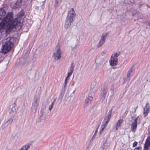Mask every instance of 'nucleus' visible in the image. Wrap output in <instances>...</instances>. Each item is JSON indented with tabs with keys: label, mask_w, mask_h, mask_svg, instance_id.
I'll return each mask as SVG.
<instances>
[{
	"label": "nucleus",
	"mask_w": 150,
	"mask_h": 150,
	"mask_svg": "<svg viewBox=\"0 0 150 150\" xmlns=\"http://www.w3.org/2000/svg\"><path fill=\"white\" fill-rule=\"evenodd\" d=\"M140 119L138 117H137L134 120V121L131 125V130L133 132H135L137 127V123L138 122H139Z\"/></svg>",
	"instance_id": "obj_3"
},
{
	"label": "nucleus",
	"mask_w": 150,
	"mask_h": 150,
	"mask_svg": "<svg viewBox=\"0 0 150 150\" xmlns=\"http://www.w3.org/2000/svg\"><path fill=\"white\" fill-rule=\"evenodd\" d=\"M138 15L137 18L138 19L141 18H142V15L141 13L137 14L136 15Z\"/></svg>",
	"instance_id": "obj_30"
},
{
	"label": "nucleus",
	"mask_w": 150,
	"mask_h": 150,
	"mask_svg": "<svg viewBox=\"0 0 150 150\" xmlns=\"http://www.w3.org/2000/svg\"><path fill=\"white\" fill-rule=\"evenodd\" d=\"M6 14V12L3 8L0 9V20L3 18Z\"/></svg>",
	"instance_id": "obj_15"
},
{
	"label": "nucleus",
	"mask_w": 150,
	"mask_h": 150,
	"mask_svg": "<svg viewBox=\"0 0 150 150\" xmlns=\"http://www.w3.org/2000/svg\"><path fill=\"white\" fill-rule=\"evenodd\" d=\"M150 106L148 103L146 104L144 108V117H145L148 114V112L150 111Z\"/></svg>",
	"instance_id": "obj_9"
},
{
	"label": "nucleus",
	"mask_w": 150,
	"mask_h": 150,
	"mask_svg": "<svg viewBox=\"0 0 150 150\" xmlns=\"http://www.w3.org/2000/svg\"><path fill=\"white\" fill-rule=\"evenodd\" d=\"M112 109H111L108 112H107V113L106 114L105 116L110 118L112 115Z\"/></svg>",
	"instance_id": "obj_22"
},
{
	"label": "nucleus",
	"mask_w": 150,
	"mask_h": 150,
	"mask_svg": "<svg viewBox=\"0 0 150 150\" xmlns=\"http://www.w3.org/2000/svg\"><path fill=\"white\" fill-rule=\"evenodd\" d=\"M74 66H72V65L71 66L69 72H71V73H73V71H74Z\"/></svg>",
	"instance_id": "obj_31"
},
{
	"label": "nucleus",
	"mask_w": 150,
	"mask_h": 150,
	"mask_svg": "<svg viewBox=\"0 0 150 150\" xmlns=\"http://www.w3.org/2000/svg\"><path fill=\"white\" fill-rule=\"evenodd\" d=\"M67 80H65V82H64V87H65L66 86H67Z\"/></svg>",
	"instance_id": "obj_35"
},
{
	"label": "nucleus",
	"mask_w": 150,
	"mask_h": 150,
	"mask_svg": "<svg viewBox=\"0 0 150 150\" xmlns=\"http://www.w3.org/2000/svg\"><path fill=\"white\" fill-rule=\"evenodd\" d=\"M89 145H88V147H87V148H88L89 147Z\"/></svg>",
	"instance_id": "obj_42"
},
{
	"label": "nucleus",
	"mask_w": 150,
	"mask_h": 150,
	"mask_svg": "<svg viewBox=\"0 0 150 150\" xmlns=\"http://www.w3.org/2000/svg\"><path fill=\"white\" fill-rule=\"evenodd\" d=\"M13 18L12 12L8 13L6 17H4L0 23V32H3L6 28V35L3 40L4 44L2 45L1 52L6 54L12 49L14 46V42L16 38L9 36L8 34L15 28L17 25L21 24V19L19 17L16 18L12 20Z\"/></svg>",
	"instance_id": "obj_1"
},
{
	"label": "nucleus",
	"mask_w": 150,
	"mask_h": 150,
	"mask_svg": "<svg viewBox=\"0 0 150 150\" xmlns=\"http://www.w3.org/2000/svg\"><path fill=\"white\" fill-rule=\"evenodd\" d=\"M108 33H103L101 37L100 40L97 45V47H101L104 43L105 41V39L106 38L107 35Z\"/></svg>",
	"instance_id": "obj_4"
},
{
	"label": "nucleus",
	"mask_w": 150,
	"mask_h": 150,
	"mask_svg": "<svg viewBox=\"0 0 150 150\" xmlns=\"http://www.w3.org/2000/svg\"><path fill=\"white\" fill-rule=\"evenodd\" d=\"M106 51H103V52L104 53H106Z\"/></svg>",
	"instance_id": "obj_41"
},
{
	"label": "nucleus",
	"mask_w": 150,
	"mask_h": 150,
	"mask_svg": "<svg viewBox=\"0 0 150 150\" xmlns=\"http://www.w3.org/2000/svg\"><path fill=\"white\" fill-rule=\"evenodd\" d=\"M132 68H130L129 69V70L127 74V77L128 78L130 77L131 73L132 71Z\"/></svg>",
	"instance_id": "obj_26"
},
{
	"label": "nucleus",
	"mask_w": 150,
	"mask_h": 150,
	"mask_svg": "<svg viewBox=\"0 0 150 150\" xmlns=\"http://www.w3.org/2000/svg\"><path fill=\"white\" fill-rule=\"evenodd\" d=\"M69 77H68V76H67L66 79H65V80L68 81L69 79Z\"/></svg>",
	"instance_id": "obj_37"
},
{
	"label": "nucleus",
	"mask_w": 150,
	"mask_h": 150,
	"mask_svg": "<svg viewBox=\"0 0 150 150\" xmlns=\"http://www.w3.org/2000/svg\"><path fill=\"white\" fill-rule=\"evenodd\" d=\"M13 4H11V6H12Z\"/></svg>",
	"instance_id": "obj_43"
},
{
	"label": "nucleus",
	"mask_w": 150,
	"mask_h": 150,
	"mask_svg": "<svg viewBox=\"0 0 150 150\" xmlns=\"http://www.w3.org/2000/svg\"><path fill=\"white\" fill-rule=\"evenodd\" d=\"M118 62V59L115 58L113 57V55L111 56L109 60L110 65L112 66H114L117 65Z\"/></svg>",
	"instance_id": "obj_7"
},
{
	"label": "nucleus",
	"mask_w": 150,
	"mask_h": 150,
	"mask_svg": "<svg viewBox=\"0 0 150 150\" xmlns=\"http://www.w3.org/2000/svg\"><path fill=\"white\" fill-rule=\"evenodd\" d=\"M72 73H71V72H69L67 76L68 77H69L71 75Z\"/></svg>",
	"instance_id": "obj_33"
},
{
	"label": "nucleus",
	"mask_w": 150,
	"mask_h": 150,
	"mask_svg": "<svg viewBox=\"0 0 150 150\" xmlns=\"http://www.w3.org/2000/svg\"><path fill=\"white\" fill-rule=\"evenodd\" d=\"M107 125L103 123V124L101 126V129L100 131V134H101L102 132H103L104 129L106 127Z\"/></svg>",
	"instance_id": "obj_21"
},
{
	"label": "nucleus",
	"mask_w": 150,
	"mask_h": 150,
	"mask_svg": "<svg viewBox=\"0 0 150 150\" xmlns=\"http://www.w3.org/2000/svg\"><path fill=\"white\" fill-rule=\"evenodd\" d=\"M56 100V98H54L53 101L52 102L51 104L49 106L48 109L50 111H51L53 108V105L55 103Z\"/></svg>",
	"instance_id": "obj_19"
},
{
	"label": "nucleus",
	"mask_w": 150,
	"mask_h": 150,
	"mask_svg": "<svg viewBox=\"0 0 150 150\" xmlns=\"http://www.w3.org/2000/svg\"><path fill=\"white\" fill-rule=\"evenodd\" d=\"M100 150H104L103 147H101L100 148Z\"/></svg>",
	"instance_id": "obj_40"
},
{
	"label": "nucleus",
	"mask_w": 150,
	"mask_h": 150,
	"mask_svg": "<svg viewBox=\"0 0 150 150\" xmlns=\"http://www.w3.org/2000/svg\"><path fill=\"white\" fill-rule=\"evenodd\" d=\"M113 57L115 58H117V57L119 55V54L117 53H114V54H112Z\"/></svg>",
	"instance_id": "obj_29"
},
{
	"label": "nucleus",
	"mask_w": 150,
	"mask_h": 150,
	"mask_svg": "<svg viewBox=\"0 0 150 150\" xmlns=\"http://www.w3.org/2000/svg\"><path fill=\"white\" fill-rule=\"evenodd\" d=\"M75 16V11L73 8H72L69 12L68 14L67 18L73 20Z\"/></svg>",
	"instance_id": "obj_6"
},
{
	"label": "nucleus",
	"mask_w": 150,
	"mask_h": 150,
	"mask_svg": "<svg viewBox=\"0 0 150 150\" xmlns=\"http://www.w3.org/2000/svg\"><path fill=\"white\" fill-rule=\"evenodd\" d=\"M32 0H25V2H27V1H29V2L30 3H31V2H32Z\"/></svg>",
	"instance_id": "obj_36"
},
{
	"label": "nucleus",
	"mask_w": 150,
	"mask_h": 150,
	"mask_svg": "<svg viewBox=\"0 0 150 150\" xmlns=\"http://www.w3.org/2000/svg\"><path fill=\"white\" fill-rule=\"evenodd\" d=\"M62 2V0H56L55 5V6H57Z\"/></svg>",
	"instance_id": "obj_25"
},
{
	"label": "nucleus",
	"mask_w": 150,
	"mask_h": 150,
	"mask_svg": "<svg viewBox=\"0 0 150 150\" xmlns=\"http://www.w3.org/2000/svg\"><path fill=\"white\" fill-rule=\"evenodd\" d=\"M123 122V120L122 119H120L118 121L115 127L116 130H118V128L120 127L121 125Z\"/></svg>",
	"instance_id": "obj_14"
},
{
	"label": "nucleus",
	"mask_w": 150,
	"mask_h": 150,
	"mask_svg": "<svg viewBox=\"0 0 150 150\" xmlns=\"http://www.w3.org/2000/svg\"><path fill=\"white\" fill-rule=\"evenodd\" d=\"M40 99V95L39 94H36L33 99L34 102H33L35 103H39V100Z\"/></svg>",
	"instance_id": "obj_17"
},
{
	"label": "nucleus",
	"mask_w": 150,
	"mask_h": 150,
	"mask_svg": "<svg viewBox=\"0 0 150 150\" xmlns=\"http://www.w3.org/2000/svg\"><path fill=\"white\" fill-rule=\"evenodd\" d=\"M108 91L107 88H104L102 90V91L100 93V97L102 100H103L105 98L106 94Z\"/></svg>",
	"instance_id": "obj_10"
},
{
	"label": "nucleus",
	"mask_w": 150,
	"mask_h": 150,
	"mask_svg": "<svg viewBox=\"0 0 150 150\" xmlns=\"http://www.w3.org/2000/svg\"><path fill=\"white\" fill-rule=\"evenodd\" d=\"M30 147V144L25 145L18 150H27Z\"/></svg>",
	"instance_id": "obj_18"
},
{
	"label": "nucleus",
	"mask_w": 150,
	"mask_h": 150,
	"mask_svg": "<svg viewBox=\"0 0 150 150\" xmlns=\"http://www.w3.org/2000/svg\"><path fill=\"white\" fill-rule=\"evenodd\" d=\"M137 143L136 142H134L133 144V147H134L136 146L137 144Z\"/></svg>",
	"instance_id": "obj_32"
},
{
	"label": "nucleus",
	"mask_w": 150,
	"mask_h": 150,
	"mask_svg": "<svg viewBox=\"0 0 150 150\" xmlns=\"http://www.w3.org/2000/svg\"><path fill=\"white\" fill-rule=\"evenodd\" d=\"M110 118L105 116L104 119L103 123L107 125L108 123L110 120Z\"/></svg>",
	"instance_id": "obj_20"
},
{
	"label": "nucleus",
	"mask_w": 150,
	"mask_h": 150,
	"mask_svg": "<svg viewBox=\"0 0 150 150\" xmlns=\"http://www.w3.org/2000/svg\"><path fill=\"white\" fill-rule=\"evenodd\" d=\"M23 0H17L16 3H15V6L13 7V8H19L23 3Z\"/></svg>",
	"instance_id": "obj_13"
},
{
	"label": "nucleus",
	"mask_w": 150,
	"mask_h": 150,
	"mask_svg": "<svg viewBox=\"0 0 150 150\" xmlns=\"http://www.w3.org/2000/svg\"><path fill=\"white\" fill-rule=\"evenodd\" d=\"M16 109L14 107H12L9 109V112L10 114H12L15 111Z\"/></svg>",
	"instance_id": "obj_23"
},
{
	"label": "nucleus",
	"mask_w": 150,
	"mask_h": 150,
	"mask_svg": "<svg viewBox=\"0 0 150 150\" xmlns=\"http://www.w3.org/2000/svg\"><path fill=\"white\" fill-rule=\"evenodd\" d=\"M77 46V45H75V46Z\"/></svg>",
	"instance_id": "obj_44"
},
{
	"label": "nucleus",
	"mask_w": 150,
	"mask_h": 150,
	"mask_svg": "<svg viewBox=\"0 0 150 150\" xmlns=\"http://www.w3.org/2000/svg\"><path fill=\"white\" fill-rule=\"evenodd\" d=\"M106 62V61L104 60L103 59H100V62L99 64L102 65L103 66V65L105 64Z\"/></svg>",
	"instance_id": "obj_24"
},
{
	"label": "nucleus",
	"mask_w": 150,
	"mask_h": 150,
	"mask_svg": "<svg viewBox=\"0 0 150 150\" xmlns=\"http://www.w3.org/2000/svg\"><path fill=\"white\" fill-rule=\"evenodd\" d=\"M13 119L12 118H10L7 120L6 122V123H7L8 124H11L12 122Z\"/></svg>",
	"instance_id": "obj_27"
},
{
	"label": "nucleus",
	"mask_w": 150,
	"mask_h": 150,
	"mask_svg": "<svg viewBox=\"0 0 150 150\" xmlns=\"http://www.w3.org/2000/svg\"><path fill=\"white\" fill-rule=\"evenodd\" d=\"M93 99V97L91 96H89L88 98L85 100V103L87 105H88L91 104V101Z\"/></svg>",
	"instance_id": "obj_16"
},
{
	"label": "nucleus",
	"mask_w": 150,
	"mask_h": 150,
	"mask_svg": "<svg viewBox=\"0 0 150 150\" xmlns=\"http://www.w3.org/2000/svg\"><path fill=\"white\" fill-rule=\"evenodd\" d=\"M73 20H71L70 19L66 18L65 21L64 27L66 28H67L70 27L71 25V23L73 21Z\"/></svg>",
	"instance_id": "obj_8"
},
{
	"label": "nucleus",
	"mask_w": 150,
	"mask_h": 150,
	"mask_svg": "<svg viewBox=\"0 0 150 150\" xmlns=\"http://www.w3.org/2000/svg\"><path fill=\"white\" fill-rule=\"evenodd\" d=\"M145 24L147 26L150 27V19L145 22Z\"/></svg>",
	"instance_id": "obj_28"
},
{
	"label": "nucleus",
	"mask_w": 150,
	"mask_h": 150,
	"mask_svg": "<svg viewBox=\"0 0 150 150\" xmlns=\"http://www.w3.org/2000/svg\"><path fill=\"white\" fill-rule=\"evenodd\" d=\"M111 90L112 91V92L113 93L114 92V88L113 87H112L111 88Z\"/></svg>",
	"instance_id": "obj_39"
},
{
	"label": "nucleus",
	"mask_w": 150,
	"mask_h": 150,
	"mask_svg": "<svg viewBox=\"0 0 150 150\" xmlns=\"http://www.w3.org/2000/svg\"><path fill=\"white\" fill-rule=\"evenodd\" d=\"M39 105L38 103H35L33 102L32 103V106L31 109L33 112L35 113L36 112L38 107Z\"/></svg>",
	"instance_id": "obj_11"
},
{
	"label": "nucleus",
	"mask_w": 150,
	"mask_h": 150,
	"mask_svg": "<svg viewBox=\"0 0 150 150\" xmlns=\"http://www.w3.org/2000/svg\"><path fill=\"white\" fill-rule=\"evenodd\" d=\"M141 148L139 147L137 148H136L134 150H141Z\"/></svg>",
	"instance_id": "obj_34"
},
{
	"label": "nucleus",
	"mask_w": 150,
	"mask_h": 150,
	"mask_svg": "<svg viewBox=\"0 0 150 150\" xmlns=\"http://www.w3.org/2000/svg\"><path fill=\"white\" fill-rule=\"evenodd\" d=\"M46 108L45 105H43L42 107L39 115V118L41 119H43L45 118L46 114L45 111Z\"/></svg>",
	"instance_id": "obj_5"
},
{
	"label": "nucleus",
	"mask_w": 150,
	"mask_h": 150,
	"mask_svg": "<svg viewBox=\"0 0 150 150\" xmlns=\"http://www.w3.org/2000/svg\"><path fill=\"white\" fill-rule=\"evenodd\" d=\"M150 146V137H148L146 139L144 145V150H147L149 146Z\"/></svg>",
	"instance_id": "obj_12"
},
{
	"label": "nucleus",
	"mask_w": 150,
	"mask_h": 150,
	"mask_svg": "<svg viewBox=\"0 0 150 150\" xmlns=\"http://www.w3.org/2000/svg\"><path fill=\"white\" fill-rule=\"evenodd\" d=\"M60 46L58 44L56 47L55 49L53 54V57L55 60H58L61 57L62 51Z\"/></svg>",
	"instance_id": "obj_2"
},
{
	"label": "nucleus",
	"mask_w": 150,
	"mask_h": 150,
	"mask_svg": "<svg viewBox=\"0 0 150 150\" xmlns=\"http://www.w3.org/2000/svg\"><path fill=\"white\" fill-rule=\"evenodd\" d=\"M97 130H96V132H95V134H94V135H93V137H92V138H93L94 137V136H95L96 134L97 133Z\"/></svg>",
	"instance_id": "obj_38"
}]
</instances>
